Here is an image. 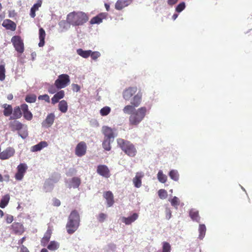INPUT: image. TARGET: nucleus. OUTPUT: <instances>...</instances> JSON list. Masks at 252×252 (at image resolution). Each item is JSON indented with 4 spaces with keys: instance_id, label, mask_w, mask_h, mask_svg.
Returning a JSON list of instances; mask_svg holds the SVG:
<instances>
[{
    "instance_id": "f257e3e1",
    "label": "nucleus",
    "mask_w": 252,
    "mask_h": 252,
    "mask_svg": "<svg viewBox=\"0 0 252 252\" xmlns=\"http://www.w3.org/2000/svg\"><path fill=\"white\" fill-rule=\"evenodd\" d=\"M135 108V106L130 104L125 106L123 109L124 113L130 114L129 124L132 126H138L144 119L148 111L145 106L141 107L137 110Z\"/></svg>"
},
{
    "instance_id": "f03ea898",
    "label": "nucleus",
    "mask_w": 252,
    "mask_h": 252,
    "mask_svg": "<svg viewBox=\"0 0 252 252\" xmlns=\"http://www.w3.org/2000/svg\"><path fill=\"white\" fill-rule=\"evenodd\" d=\"M88 15L83 11H73L67 14V22L73 26H82L89 20Z\"/></svg>"
},
{
    "instance_id": "7ed1b4c3",
    "label": "nucleus",
    "mask_w": 252,
    "mask_h": 252,
    "mask_svg": "<svg viewBox=\"0 0 252 252\" xmlns=\"http://www.w3.org/2000/svg\"><path fill=\"white\" fill-rule=\"evenodd\" d=\"M80 216L76 210L72 211L68 217L66 225L67 232L69 234L75 232L79 226Z\"/></svg>"
},
{
    "instance_id": "20e7f679",
    "label": "nucleus",
    "mask_w": 252,
    "mask_h": 252,
    "mask_svg": "<svg viewBox=\"0 0 252 252\" xmlns=\"http://www.w3.org/2000/svg\"><path fill=\"white\" fill-rule=\"evenodd\" d=\"M117 141L118 146L125 154L130 157H134L136 156V149L130 141L122 138H118Z\"/></svg>"
},
{
    "instance_id": "39448f33",
    "label": "nucleus",
    "mask_w": 252,
    "mask_h": 252,
    "mask_svg": "<svg viewBox=\"0 0 252 252\" xmlns=\"http://www.w3.org/2000/svg\"><path fill=\"white\" fill-rule=\"evenodd\" d=\"M9 127L12 131H18L19 135L23 139L26 138L28 135L27 126L18 121L14 120L10 122Z\"/></svg>"
},
{
    "instance_id": "423d86ee",
    "label": "nucleus",
    "mask_w": 252,
    "mask_h": 252,
    "mask_svg": "<svg viewBox=\"0 0 252 252\" xmlns=\"http://www.w3.org/2000/svg\"><path fill=\"white\" fill-rule=\"evenodd\" d=\"M70 83V78L68 75L63 74L58 76L55 82V85L57 89H61L66 87Z\"/></svg>"
},
{
    "instance_id": "0eeeda50",
    "label": "nucleus",
    "mask_w": 252,
    "mask_h": 252,
    "mask_svg": "<svg viewBox=\"0 0 252 252\" xmlns=\"http://www.w3.org/2000/svg\"><path fill=\"white\" fill-rule=\"evenodd\" d=\"M11 42L15 50L19 53H23L24 51V43L21 37L18 35L13 36L11 38Z\"/></svg>"
},
{
    "instance_id": "6e6552de",
    "label": "nucleus",
    "mask_w": 252,
    "mask_h": 252,
    "mask_svg": "<svg viewBox=\"0 0 252 252\" xmlns=\"http://www.w3.org/2000/svg\"><path fill=\"white\" fill-rule=\"evenodd\" d=\"M136 86L129 87L126 88L123 92V97L126 100H129L137 92Z\"/></svg>"
},
{
    "instance_id": "1a4fd4ad",
    "label": "nucleus",
    "mask_w": 252,
    "mask_h": 252,
    "mask_svg": "<svg viewBox=\"0 0 252 252\" xmlns=\"http://www.w3.org/2000/svg\"><path fill=\"white\" fill-rule=\"evenodd\" d=\"M27 168V165L25 163H20L17 166V172L15 175V179L18 181L22 180Z\"/></svg>"
},
{
    "instance_id": "9d476101",
    "label": "nucleus",
    "mask_w": 252,
    "mask_h": 252,
    "mask_svg": "<svg viewBox=\"0 0 252 252\" xmlns=\"http://www.w3.org/2000/svg\"><path fill=\"white\" fill-rule=\"evenodd\" d=\"M87 151V145L85 142H79L75 148V154L79 157L84 156Z\"/></svg>"
},
{
    "instance_id": "9b49d317",
    "label": "nucleus",
    "mask_w": 252,
    "mask_h": 252,
    "mask_svg": "<svg viewBox=\"0 0 252 252\" xmlns=\"http://www.w3.org/2000/svg\"><path fill=\"white\" fill-rule=\"evenodd\" d=\"M15 154V150L13 148L9 147L5 150L0 153V159L5 160L13 156Z\"/></svg>"
},
{
    "instance_id": "f8f14e48",
    "label": "nucleus",
    "mask_w": 252,
    "mask_h": 252,
    "mask_svg": "<svg viewBox=\"0 0 252 252\" xmlns=\"http://www.w3.org/2000/svg\"><path fill=\"white\" fill-rule=\"evenodd\" d=\"M97 173L105 178H109L110 176V170L108 167L105 165H99L97 166Z\"/></svg>"
},
{
    "instance_id": "ddd939ff",
    "label": "nucleus",
    "mask_w": 252,
    "mask_h": 252,
    "mask_svg": "<svg viewBox=\"0 0 252 252\" xmlns=\"http://www.w3.org/2000/svg\"><path fill=\"white\" fill-rule=\"evenodd\" d=\"M142 99V94L140 92H138L130 100V104L135 107H138L141 103Z\"/></svg>"
},
{
    "instance_id": "4468645a",
    "label": "nucleus",
    "mask_w": 252,
    "mask_h": 252,
    "mask_svg": "<svg viewBox=\"0 0 252 252\" xmlns=\"http://www.w3.org/2000/svg\"><path fill=\"white\" fill-rule=\"evenodd\" d=\"M144 175L143 172H137L135 177L133 178L132 182L135 187L139 188L142 186V179Z\"/></svg>"
},
{
    "instance_id": "2eb2a0df",
    "label": "nucleus",
    "mask_w": 252,
    "mask_h": 252,
    "mask_svg": "<svg viewBox=\"0 0 252 252\" xmlns=\"http://www.w3.org/2000/svg\"><path fill=\"white\" fill-rule=\"evenodd\" d=\"M2 25L7 30H9L11 31H14L16 28V24L12 21L9 19H6L3 21Z\"/></svg>"
},
{
    "instance_id": "dca6fc26",
    "label": "nucleus",
    "mask_w": 252,
    "mask_h": 252,
    "mask_svg": "<svg viewBox=\"0 0 252 252\" xmlns=\"http://www.w3.org/2000/svg\"><path fill=\"white\" fill-rule=\"evenodd\" d=\"M103 197L106 200L108 207L112 206L114 203V196L112 192L107 191L104 193Z\"/></svg>"
},
{
    "instance_id": "f3484780",
    "label": "nucleus",
    "mask_w": 252,
    "mask_h": 252,
    "mask_svg": "<svg viewBox=\"0 0 252 252\" xmlns=\"http://www.w3.org/2000/svg\"><path fill=\"white\" fill-rule=\"evenodd\" d=\"M55 115L50 113L47 115L45 121L42 123V126L45 127H50L53 124L55 120Z\"/></svg>"
},
{
    "instance_id": "a211bd4d",
    "label": "nucleus",
    "mask_w": 252,
    "mask_h": 252,
    "mask_svg": "<svg viewBox=\"0 0 252 252\" xmlns=\"http://www.w3.org/2000/svg\"><path fill=\"white\" fill-rule=\"evenodd\" d=\"M52 235V230L50 229H48L45 233L43 237L41 240V245L45 247L50 241Z\"/></svg>"
},
{
    "instance_id": "6ab92c4d",
    "label": "nucleus",
    "mask_w": 252,
    "mask_h": 252,
    "mask_svg": "<svg viewBox=\"0 0 252 252\" xmlns=\"http://www.w3.org/2000/svg\"><path fill=\"white\" fill-rule=\"evenodd\" d=\"M64 96V92L63 90H61L57 92L53 97L51 98L52 104L54 105L56 103L59 102V100L63 98Z\"/></svg>"
},
{
    "instance_id": "aec40b11",
    "label": "nucleus",
    "mask_w": 252,
    "mask_h": 252,
    "mask_svg": "<svg viewBox=\"0 0 252 252\" xmlns=\"http://www.w3.org/2000/svg\"><path fill=\"white\" fill-rule=\"evenodd\" d=\"M105 17L106 16L104 13H100L91 19L90 23L91 25L99 24L102 22L103 19H105Z\"/></svg>"
},
{
    "instance_id": "412c9836",
    "label": "nucleus",
    "mask_w": 252,
    "mask_h": 252,
    "mask_svg": "<svg viewBox=\"0 0 252 252\" xmlns=\"http://www.w3.org/2000/svg\"><path fill=\"white\" fill-rule=\"evenodd\" d=\"M47 146L48 143L46 141H41L38 144L32 146L31 148V151L32 152H36L41 150L43 148Z\"/></svg>"
},
{
    "instance_id": "4be33fe9",
    "label": "nucleus",
    "mask_w": 252,
    "mask_h": 252,
    "mask_svg": "<svg viewBox=\"0 0 252 252\" xmlns=\"http://www.w3.org/2000/svg\"><path fill=\"white\" fill-rule=\"evenodd\" d=\"M138 215L137 213H133L132 216L127 218L123 217L122 218V221L126 225L130 224L132 222H134L137 219Z\"/></svg>"
},
{
    "instance_id": "5701e85b",
    "label": "nucleus",
    "mask_w": 252,
    "mask_h": 252,
    "mask_svg": "<svg viewBox=\"0 0 252 252\" xmlns=\"http://www.w3.org/2000/svg\"><path fill=\"white\" fill-rule=\"evenodd\" d=\"M103 133L106 137V139H111L114 138V135L112 128L108 126H104L102 128Z\"/></svg>"
},
{
    "instance_id": "b1692460",
    "label": "nucleus",
    "mask_w": 252,
    "mask_h": 252,
    "mask_svg": "<svg viewBox=\"0 0 252 252\" xmlns=\"http://www.w3.org/2000/svg\"><path fill=\"white\" fill-rule=\"evenodd\" d=\"M22 113L21 110L20 106H16L13 109L12 116H10L9 120H16L21 118Z\"/></svg>"
},
{
    "instance_id": "393cba45",
    "label": "nucleus",
    "mask_w": 252,
    "mask_h": 252,
    "mask_svg": "<svg viewBox=\"0 0 252 252\" xmlns=\"http://www.w3.org/2000/svg\"><path fill=\"white\" fill-rule=\"evenodd\" d=\"M189 216L191 218L192 220L196 222H199L200 217L199 215L198 211L195 209H191L189 210Z\"/></svg>"
},
{
    "instance_id": "a878e982",
    "label": "nucleus",
    "mask_w": 252,
    "mask_h": 252,
    "mask_svg": "<svg viewBox=\"0 0 252 252\" xmlns=\"http://www.w3.org/2000/svg\"><path fill=\"white\" fill-rule=\"evenodd\" d=\"M45 36L46 33L45 30L42 28H40L39 29V38L40 41L38 43V46L40 47H43L45 44Z\"/></svg>"
},
{
    "instance_id": "bb28decb",
    "label": "nucleus",
    "mask_w": 252,
    "mask_h": 252,
    "mask_svg": "<svg viewBox=\"0 0 252 252\" xmlns=\"http://www.w3.org/2000/svg\"><path fill=\"white\" fill-rule=\"evenodd\" d=\"M42 4V0H38L36 3L34 4L31 8L30 10V16L32 18H34L36 14V11L38 10V8L41 7Z\"/></svg>"
},
{
    "instance_id": "cd10ccee",
    "label": "nucleus",
    "mask_w": 252,
    "mask_h": 252,
    "mask_svg": "<svg viewBox=\"0 0 252 252\" xmlns=\"http://www.w3.org/2000/svg\"><path fill=\"white\" fill-rule=\"evenodd\" d=\"M2 107L4 109L3 112L4 116L8 117L12 114L13 108L11 105L5 103Z\"/></svg>"
},
{
    "instance_id": "c85d7f7f",
    "label": "nucleus",
    "mask_w": 252,
    "mask_h": 252,
    "mask_svg": "<svg viewBox=\"0 0 252 252\" xmlns=\"http://www.w3.org/2000/svg\"><path fill=\"white\" fill-rule=\"evenodd\" d=\"M11 228L15 233H20L23 231V225L19 222H14L11 225Z\"/></svg>"
},
{
    "instance_id": "c756f323",
    "label": "nucleus",
    "mask_w": 252,
    "mask_h": 252,
    "mask_svg": "<svg viewBox=\"0 0 252 252\" xmlns=\"http://www.w3.org/2000/svg\"><path fill=\"white\" fill-rule=\"evenodd\" d=\"M59 102V110L62 113H66L68 109V104L66 101L65 100H62Z\"/></svg>"
},
{
    "instance_id": "7c9ffc66",
    "label": "nucleus",
    "mask_w": 252,
    "mask_h": 252,
    "mask_svg": "<svg viewBox=\"0 0 252 252\" xmlns=\"http://www.w3.org/2000/svg\"><path fill=\"white\" fill-rule=\"evenodd\" d=\"M128 0H118L115 4V8L117 10H121L128 5Z\"/></svg>"
},
{
    "instance_id": "2f4dec72",
    "label": "nucleus",
    "mask_w": 252,
    "mask_h": 252,
    "mask_svg": "<svg viewBox=\"0 0 252 252\" xmlns=\"http://www.w3.org/2000/svg\"><path fill=\"white\" fill-rule=\"evenodd\" d=\"M60 247V244L55 241H52L47 246V249L51 251H55L59 249Z\"/></svg>"
},
{
    "instance_id": "473e14b6",
    "label": "nucleus",
    "mask_w": 252,
    "mask_h": 252,
    "mask_svg": "<svg viewBox=\"0 0 252 252\" xmlns=\"http://www.w3.org/2000/svg\"><path fill=\"white\" fill-rule=\"evenodd\" d=\"M77 53L81 57L84 58H87L90 56L91 50L84 51L82 49H78L77 50Z\"/></svg>"
},
{
    "instance_id": "72a5a7b5",
    "label": "nucleus",
    "mask_w": 252,
    "mask_h": 252,
    "mask_svg": "<svg viewBox=\"0 0 252 252\" xmlns=\"http://www.w3.org/2000/svg\"><path fill=\"white\" fill-rule=\"evenodd\" d=\"M10 199V196L8 194L3 196L0 201V207L1 208H5L8 204Z\"/></svg>"
},
{
    "instance_id": "f704fd0d",
    "label": "nucleus",
    "mask_w": 252,
    "mask_h": 252,
    "mask_svg": "<svg viewBox=\"0 0 252 252\" xmlns=\"http://www.w3.org/2000/svg\"><path fill=\"white\" fill-rule=\"evenodd\" d=\"M199 232V238L200 239H202L205 235L206 228L204 224H200L198 229Z\"/></svg>"
},
{
    "instance_id": "c9c22d12",
    "label": "nucleus",
    "mask_w": 252,
    "mask_h": 252,
    "mask_svg": "<svg viewBox=\"0 0 252 252\" xmlns=\"http://www.w3.org/2000/svg\"><path fill=\"white\" fill-rule=\"evenodd\" d=\"M81 184V180L78 177H73L71 181V184L73 188H78Z\"/></svg>"
},
{
    "instance_id": "e433bc0d",
    "label": "nucleus",
    "mask_w": 252,
    "mask_h": 252,
    "mask_svg": "<svg viewBox=\"0 0 252 252\" xmlns=\"http://www.w3.org/2000/svg\"><path fill=\"white\" fill-rule=\"evenodd\" d=\"M157 177L158 181L162 183H165L167 181V176L163 174L161 170L158 171Z\"/></svg>"
},
{
    "instance_id": "4c0bfd02",
    "label": "nucleus",
    "mask_w": 252,
    "mask_h": 252,
    "mask_svg": "<svg viewBox=\"0 0 252 252\" xmlns=\"http://www.w3.org/2000/svg\"><path fill=\"white\" fill-rule=\"evenodd\" d=\"M169 175L172 180L175 181H177L179 180V174L177 170H171L169 173Z\"/></svg>"
},
{
    "instance_id": "58836bf2",
    "label": "nucleus",
    "mask_w": 252,
    "mask_h": 252,
    "mask_svg": "<svg viewBox=\"0 0 252 252\" xmlns=\"http://www.w3.org/2000/svg\"><path fill=\"white\" fill-rule=\"evenodd\" d=\"M25 100L28 103H34L36 100V95L34 94H31L26 95Z\"/></svg>"
},
{
    "instance_id": "ea45409f",
    "label": "nucleus",
    "mask_w": 252,
    "mask_h": 252,
    "mask_svg": "<svg viewBox=\"0 0 252 252\" xmlns=\"http://www.w3.org/2000/svg\"><path fill=\"white\" fill-rule=\"evenodd\" d=\"M111 111V108L109 106H105L100 110V114L102 116H105L108 115Z\"/></svg>"
},
{
    "instance_id": "a19ab883",
    "label": "nucleus",
    "mask_w": 252,
    "mask_h": 252,
    "mask_svg": "<svg viewBox=\"0 0 252 252\" xmlns=\"http://www.w3.org/2000/svg\"><path fill=\"white\" fill-rule=\"evenodd\" d=\"M110 140L105 139L102 143V147L106 151H110L111 150Z\"/></svg>"
},
{
    "instance_id": "79ce46f5",
    "label": "nucleus",
    "mask_w": 252,
    "mask_h": 252,
    "mask_svg": "<svg viewBox=\"0 0 252 252\" xmlns=\"http://www.w3.org/2000/svg\"><path fill=\"white\" fill-rule=\"evenodd\" d=\"M171 246L168 242H164L162 244V249L161 252H170Z\"/></svg>"
},
{
    "instance_id": "37998d69",
    "label": "nucleus",
    "mask_w": 252,
    "mask_h": 252,
    "mask_svg": "<svg viewBox=\"0 0 252 252\" xmlns=\"http://www.w3.org/2000/svg\"><path fill=\"white\" fill-rule=\"evenodd\" d=\"M107 217V214L101 213H99L96 217L97 220L98 222L100 223L103 222Z\"/></svg>"
},
{
    "instance_id": "c03bdc74",
    "label": "nucleus",
    "mask_w": 252,
    "mask_h": 252,
    "mask_svg": "<svg viewBox=\"0 0 252 252\" xmlns=\"http://www.w3.org/2000/svg\"><path fill=\"white\" fill-rule=\"evenodd\" d=\"M158 195L160 199H163L167 197V192L163 189H160L158 191Z\"/></svg>"
},
{
    "instance_id": "a18cd8bd",
    "label": "nucleus",
    "mask_w": 252,
    "mask_h": 252,
    "mask_svg": "<svg viewBox=\"0 0 252 252\" xmlns=\"http://www.w3.org/2000/svg\"><path fill=\"white\" fill-rule=\"evenodd\" d=\"M5 69L4 65H0V80L3 81L4 80Z\"/></svg>"
},
{
    "instance_id": "49530a36",
    "label": "nucleus",
    "mask_w": 252,
    "mask_h": 252,
    "mask_svg": "<svg viewBox=\"0 0 252 252\" xmlns=\"http://www.w3.org/2000/svg\"><path fill=\"white\" fill-rule=\"evenodd\" d=\"M172 206L175 207L176 209L178 208V206L179 205V200L177 197L174 196L170 201Z\"/></svg>"
},
{
    "instance_id": "de8ad7c7",
    "label": "nucleus",
    "mask_w": 252,
    "mask_h": 252,
    "mask_svg": "<svg viewBox=\"0 0 252 252\" xmlns=\"http://www.w3.org/2000/svg\"><path fill=\"white\" fill-rule=\"evenodd\" d=\"M186 7V4L185 2L180 3L176 7V11L180 13L182 12Z\"/></svg>"
},
{
    "instance_id": "09e8293b",
    "label": "nucleus",
    "mask_w": 252,
    "mask_h": 252,
    "mask_svg": "<svg viewBox=\"0 0 252 252\" xmlns=\"http://www.w3.org/2000/svg\"><path fill=\"white\" fill-rule=\"evenodd\" d=\"M23 117L26 120L28 121H31L33 118V115L32 112L29 110L26 113H24L23 114Z\"/></svg>"
},
{
    "instance_id": "8fccbe9b",
    "label": "nucleus",
    "mask_w": 252,
    "mask_h": 252,
    "mask_svg": "<svg viewBox=\"0 0 252 252\" xmlns=\"http://www.w3.org/2000/svg\"><path fill=\"white\" fill-rule=\"evenodd\" d=\"M100 56V54L99 52L97 51L93 52L91 51V53H90V56L91 58L93 60H95Z\"/></svg>"
},
{
    "instance_id": "3c124183",
    "label": "nucleus",
    "mask_w": 252,
    "mask_h": 252,
    "mask_svg": "<svg viewBox=\"0 0 252 252\" xmlns=\"http://www.w3.org/2000/svg\"><path fill=\"white\" fill-rule=\"evenodd\" d=\"M38 99L39 100H44L48 103L50 102L49 96L46 94L43 95H40L39 96H38Z\"/></svg>"
},
{
    "instance_id": "603ef678",
    "label": "nucleus",
    "mask_w": 252,
    "mask_h": 252,
    "mask_svg": "<svg viewBox=\"0 0 252 252\" xmlns=\"http://www.w3.org/2000/svg\"><path fill=\"white\" fill-rule=\"evenodd\" d=\"M20 108L23 115L24 113H26L29 111L28 105L26 103L21 104L20 105Z\"/></svg>"
},
{
    "instance_id": "864d4df0",
    "label": "nucleus",
    "mask_w": 252,
    "mask_h": 252,
    "mask_svg": "<svg viewBox=\"0 0 252 252\" xmlns=\"http://www.w3.org/2000/svg\"><path fill=\"white\" fill-rule=\"evenodd\" d=\"M20 108L23 115L24 113H26L29 111L28 105L26 103L21 104L20 105Z\"/></svg>"
},
{
    "instance_id": "5fc2aeb1",
    "label": "nucleus",
    "mask_w": 252,
    "mask_h": 252,
    "mask_svg": "<svg viewBox=\"0 0 252 252\" xmlns=\"http://www.w3.org/2000/svg\"><path fill=\"white\" fill-rule=\"evenodd\" d=\"M57 87L55 85H52L48 88V91L50 94H53L57 92Z\"/></svg>"
},
{
    "instance_id": "6e6d98bb",
    "label": "nucleus",
    "mask_w": 252,
    "mask_h": 252,
    "mask_svg": "<svg viewBox=\"0 0 252 252\" xmlns=\"http://www.w3.org/2000/svg\"><path fill=\"white\" fill-rule=\"evenodd\" d=\"M165 215H166V218L167 220H169L171 217V210L168 208H166L165 210Z\"/></svg>"
},
{
    "instance_id": "4d7b16f0",
    "label": "nucleus",
    "mask_w": 252,
    "mask_h": 252,
    "mask_svg": "<svg viewBox=\"0 0 252 252\" xmlns=\"http://www.w3.org/2000/svg\"><path fill=\"white\" fill-rule=\"evenodd\" d=\"M72 89L74 92H78L80 90V86L76 84H73L72 85Z\"/></svg>"
},
{
    "instance_id": "13d9d810",
    "label": "nucleus",
    "mask_w": 252,
    "mask_h": 252,
    "mask_svg": "<svg viewBox=\"0 0 252 252\" xmlns=\"http://www.w3.org/2000/svg\"><path fill=\"white\" fill-rule=\"evenodd\" d=\"M13 220V217L10 215H7L6 217V221L7 223H11Z\"/></svg>"
},
{
    "instance_id": "bf43d9fd",
    "label": "nucleus",
    "mask_w": 252,
    "mask_h": 252,
    "mask_svg": "<svg viewBox=\"0 0 252 252\" xmlns=\"http://www.w3.org/2000/svg\"><path fill=\"white\" fill-rule=\"evenodd\" d=\"M53 204L54 206L58 207L61 205V201L58 199L54 198Z\"/></svg>"
},
{
    "instance_id": "052dcab7",
    "label": "nucleus",
    "mask_w": 252,
    "mask_h": 252,
    "mask_svg": "<svg viewBox=\"0 0 252 252\" xmlns=\"http://www.w3.org/2000/svg\"><path fill=\"white\" fill-rule=\"evenodd\" d=\"M19 252H29L28 249L24 245H22L20 247V250Z\"/></svg>"
},
{
    "instance_id": "680f3d73",
    "label": "nucleus",
    "mask_w": 252,
    "mask_h": 252,
    "mask_svg": "<svg viewBox=\"0 0 252 252\" xmlns=\"http://www.w3.org/2000/svg\"><path fill=\"white\" fill-rule=\"evenodd\" d=\"M179 0H168L167 3L169 5L175 4Z\"/></svg>"
},
{
    "instance_id": "e2e57ef3",
    "label": "nucleus",
    "mask_w": 252,
    "mask_h": 252,
    "mask_svg": "<svg viewBox=\"0 0 252 252\" xmlns=\"http://www.w3.org/2000/svg\"><path fill=\"white\" fill-rule=\"evenodd\" d=\"M25 240H26V237H23L22 239H21L20 240H19L18 244H20V245L24 243V242L25 241Z\"/></svg>"
},
{
    "instance_id": "0e129e2a",
    "label": "nucleus",
    "mask_w": 252,
    "mask_h": 252,
    "mask_svg": "<svg viewBox=\"0 0 252 252\" xmlns=\"http://www.w3.org/2000/svg\"><path fill=\"white\" fill-rule=\"evenodd\" d=\"M7 99L8 100H12L13 98V96L12 95V94H9L8 95H7Z\"/></svg>"
},
{
    "instance_id": "69168bd1",
    "label": "nucleus",
    "mask_w": 252,
    "mask_h": 252,
    "mask_svg": "<svg viewBox=\"0 0 252 252\" xmlns=\"http://www.w3.org/2000/svg\"><path fill=\"white\" fill-rule=\"evenodd\" d=\"M105 7L106 8V9L107 11H109V8H110V6H109V5L107 3H105Z\"/></svg>"
},
{
    "instance_id": "338daca9",
    "label": "nucleus",
    "mask_w": 252,
    "mask_h": 252,
    "mask_svg": "<svg viewBox=\"0 0 252 252\" xmlns=\"http://www.w3.org/2000/svg\"><path fill=\"white\" fill-rule=\"evenodd\" d=\"M178 16V15L177 14H174L172 16V19L175 20Z\"/></svg>"
},
{
    "instance_id": "774afa93",
    "label": "nucleus",
    "mask_w": 252,
    "mask_h": 252,
    "mask_svg": "<svg viewBox=\"0 0 252 252\" xmlns=\"http://www.w3.org/2000/svg\"><path fill=\"white\" fill-rule=\"evenodd\" d=\"M41 252H48V251L46 249L43 248L41 250Z\"/></svg>"
}]
</instances>
